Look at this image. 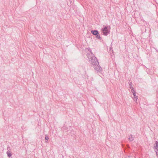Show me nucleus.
Returning <instances> with one entry per match:
<instances>
[{"label": "nucleus", "instance_id": "11", "mask_svg": "<svg viewBox=\"0 0 158 158\" xmlns=\"http://www.w3.org/2000/svg\"><path fill=\"white\" fill-rule=\"evenodd\" d=\"M155 152L156 153V155L158 157V150H155Z\"/></svg>", "mask_w": 158, "mask_h": 158}, {"label": "nucleus", "instance_id": "10", "mask_svg": "<svg viewBox=\"0 0 158 158\" xmlns=\"http://www.w3.org/2000/svg\"><path fill=\"white\" fill-rule=\"evenodd\" d=\"M131 92L132 93H133L134 92H135V91L134 90V88L133 89H131Z\"/></svg>", "mask_w": 158, "mask_h": 158}, {"label": "nucleus", "instance_id": "8", "mask_svg": "<svg viewBox=\"0 0 158 158\" xmlns=\"http://www.w3.org/2000/svg\"><path fill=\"white\" fill-rule=\"evenodd\" d=\"M130 89H133V87L132 86V83H131L130 84Z\"/></svg>", "mask_w": 158, "mask_h": 158}, {"label": "nucleus", "instance_id": "1", "mask_svg": "<svg viewBox=\"0 0 158 158\" xmlns=\"http://www.w3.org/2000/svg\"><path fill=\"white\" fill-rule=\"evenodd\" d=\"M87 57L89 59L91 64L94 66V69H100L102 68L99 65L98 60L97 58L94 56V55L90 51V53H88Z\"/></svg>", "mask_w": 158, "mask_h": 158}, {"label": "nucleus", "instance_id": "3", "mask_svg": "<svg viewBox=\"0 0 158 158\" xmlns=\"http://www.w3.org/2000/svg\"><path fill=\"white\" fill-rule=\"evenodd\" d=\"M91 33L94 35H95V37L97 39H98L100 40H101L102 39V38L100 37V34L98 31L97 30H92L91 31Z\"/></svg>", "mask_w": 158, "mask_h": 158}, {"label": "nucleus", "instance_id": "13", "mask_svg": "<svg viewBox=\"0 0 158 158\" xmlns=\"http://www.w3.org/2000/svg\"><path fill=\"white\" fill-rule=\"evenodd\" d=\"M101 70H102L99 69V70H97V72H100L101 71Z\"/></svg>", "mask_w": 158, "mask_h": 158}, {"label": "nucleus", "instance_id": "12", "mask_svg": "<svg viewBox=\"0 0 158 158\" xmlns=\"http://www.w3.org/2000/svg\"><path fill=\"white\" fill-rule=\"evenodd\" d=\"M133 94L134 97H135V96H136L135 95L136 92H134Z\"/></svg>", "mask_w": 158, "mask_h": 158}, {"label": "nucleus", "instance_id": "6", "mask_svg": "<svg viewBox=\"0 0 158 158\" xmlns=\"http://www.w3.org/2000/svg\"><path fill=\"white\" fill-rule=\"evenodd\" d=\"M6 153L8 157L11 156L12 155V154L11 153H10V151L9 152H7Z\"/></svg>", "mask_w": 158, "mask_h": 158}, {"label": "nucleus", "instance_id": "4", "mask_svg": "<svg viewBox=\"0 0 158 158\" xmlns=\"http://www.w3.org/2000/svg\"><path fill=\"white\" fill-rule=\"evenodd\" d=\"M154 146L155 147V150H158V142L156 141L155 144H154Z\"/></svg>", "mask_w": 158, "mask_h": 158}, {"label": "nucleus", "instance_id": "9", "mask_svg": "<svg viewBox=\"0 0 158 158\" xmlns=\"http://www.w3.org/2000/svg\"><path fill=\"white\" fill-rule=\"evenodd\" d=\"M46 137L45 138V139L46 140H47V141H48V139H49V138L48 137L47 135H45Z\"/></svg>", "mask_w": 158, "mask_h": 158}, {"label": "nucleus", "instance_id": "2", "mask_svg": "<svg viewBox=\"0 0 158 158\" xmlns=\"http://www.w3.org/2000/svg\"><path fill=\"white\" fill-rule=\"evenodd\" d=\"M110 26H105L104 25L103 27L102 28V31L103 34L105 36H107L110 34Z\"/></svg>", "mask_w": 158, "mask_h": 158}, {"label": "nucleus", "instance_id": "14", "mask_svg": "<svg viewBox=\"0 0 158 158\" xmlns=\"http://www.w3.org/2000/svg\"><path fill=\"white\" fill-rule=\"evenodd\" d=\"M45 143H48V141H47V140H45Z\"/></svg>", "mask_w": 158, "mask_h": 158}, {"label": "nucleus", "instance_id": "5", "mask_svg": "<svg viewBox=\"0 0 158 158\" xmlns=\"http://www.w3.org/2000/svg\"><path fill=\"white\" fill-rule=\"evenodd\" d=\"M134 139V138L132 136V135H131L129 138V140L130 141H132Z\"/></svg>", "mask_w": 158, "mask_h": 158}, {"label": "nucleus", "instance_id": "7", "mask_svg": "<svg viewBox=\"0 0 158 158\" xmlns=\"http://www.w3.org/2000/svg\"><path fill=\"white\" fill-rule=\"evenodd\" d=\"M133 99L135 101L137 100L138 99L137 97L136 96L135 97H134L133 98Z\"/></svg>", "mask_w": 158, "mask_h": 158}]
</instances>
